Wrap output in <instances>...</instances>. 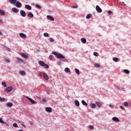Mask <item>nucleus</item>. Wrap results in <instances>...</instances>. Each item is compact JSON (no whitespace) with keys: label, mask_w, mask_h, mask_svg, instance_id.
<instances>
[{"label":"nucleus","mask_w":131,"mask_h":131,"mask_svg":"<svg viewBox=\"0 0 131 131\" xmlns=\"http://www.w3.org/2000/svg\"><path fill=\"white\" fill-rule=\"evenodd\" d=\"M26 98H27L28 99V100H29V101H30V102L33 103V104H36V102H35V101L33 100L32 99H31L30 97L27 96Z\"/></svg>","instance_id":"6e6552de"},{"label":"nucleus","mask_w":131,"mask_h":131,"mask_svg":"<svg viewBox=\"0 0 131 131\" xmlns=\"http://www.w3.org/2000/svg\"><path fill=\"white\" fill-rule=\"evenodd\" d=\"M38 74L39 76H40V77H41L42 75H41V73L40 72H39L38 73Z\"/></svg>","instance_id":"49530a36"},{"label":"nucleus","mask_w":131,"mask_h":131,"mask_svg":"<svg viewBox=\"0 0 131 131\" xmlns=\"http://www.w3.org/2000/svg\"><path fill=\"white\" fill-rule=\"evenodd\" d=\"M17 61H16V63H18V64L19 63H25V61L23 60V59H20V58H17Z\"/></svg>","instance_id":"9d476101"},{"label":"nucleus","mask_w":131,"mask_h":131,"mask_svg":"<svg viewBox=\"0 0 131 131\" xmlns=\"http://www.w3.org/2000/svg\"><path fill=\"white\" fill-rule=\"evenodd\" d=\"M13 90V87L12 86H9L5 89L6 92L7 93H10V92H12Z\"/></svg>","instance_id":"39448f33"},{"label":"nucleus","mask_w":131,"mask_h":131,"mask_svg":"<svg viewBox=\"0 0 131 131\" xmlns=\"http://www.w3.org/2000/svg\"><path fill=\"white\" fill-rule=\"evenodd\" d=\"M0 123H4V124H5V122H4V121L3 120V119L0 118Z\"/></svg>","instance_id":"a18cd8bd"},{"label":"nucleus","mask_w":131,"mask_h":131,"mask_svg":"<svg viewBox=\"0 0 131 131\" xmlns=\"http://www.w3.org/2000/svg\"><path fill=\"white\" fill-rule=\"evenodd\" d=\"M81 41L82 43H86V39L84 38H81Z\"/></svg>","instance_id":"aec40b11"},{"label":"nucleus","mask_w":131,"mask_h":131,"mask_svg":"<svg viewBox=\"0 0 131 131\" xmlns=\"http://www.w3.org/2000/svg\"><path fill=\"white\" fill-rule=\"evenodd\" d=\"M75 105H76V106H77V107H79V101H78V100H75Z\"/></svg>","instance_id":"412c9836"},{"label":"nucleus","mask_w":131,"mask_h":131,"mask_svg":"<svg viewBox=\"0 0 131 131\" xmlns=\"http://www.w3.org/2000/svg\"><path fill=\"white\" fill-rule=\"evenodd\" d=\"M64 71L65 72H66L67 73H70V69H69V68H66L64 69Z\"/></svg>","instance_id":"4be33fe9"},{"label":"nucleus","mask_w":131,"mask_h":131,"mask_svg":"<svg viewBox=\"0 0 131 131\" xmlns=\"http://www.w3.org/2000/svg\"><path fill=\"white\" fill-rule=\"evenodd\" d=\"M52 54L56 56L57 59H65V56H64V55L59 54L57 52L53 51L52 52Z\"/></svg>","instance_id":"f257e3e1"},{"label":"nucleus","mask_w":131,"mask_h":131,"mask_svg":"<svg viewBox=\"0 0 131 131\" xmlns=\"http://www.w3.org/2000/svg\"><path fill=\"white\" fill-rule=\"evenodd\" d=\"M15 6L17 7V8H21V7H22V4H21V3H20L19 1H16Z\"/></svg>","instance_id":"423d86ee"},{"label":"nucleus","mask_w":131,"mask_h":131,"mask_svg":"<svg viewBox=\"0 0 131 131\" xmlns=\"http://www.w3.org/2000/svg\"><path fill=\"white\" fill-rule=\"evenodd\" d=\"M42 102H43V103H47V99H46V98H42Z\"/></svg>","instance_id":"a19ab883"},{"label":"nucleus","mask_w":131,"mask_h":131,"mask_svg":"<svg viewBox=\"0 0 131 131\" xmlns=\"http://www.w3.org/2000/svg\"><path fill=\"white\" fill-rule=\"evenodd\" d=\"M20 56H21V57H23V58H25L26 60H27V59H28V55H27V54L25 53H20Z\"/></svg>","instance_id":"20e7f679"},{"label":"nucleus","mask_w":131,"mask_h":131,"mask_svg":"<svg viewBox=\"0 0 131 131\" xmlns=\"http://www.w3.org/2000/svg\"><path fill=\"white\" fill-rule=\"evenodd\" d=\"M75 72L77 74H79V70L77 69H75Z\"/></svg>","instance_id":"c9c22d12"},{"label":"nucleus","mask_w":131,"mask_h":131,"mask_svg":"<svg viewBox=\"0 0 131 131\" xmlns=\"http://www.w3.org/2000/svg\"><path fill=\"white\" fill-rule=\"evenodd\" d=\"M96 107H97L96 104H95V103L91 104V108H92L93 109H95Z\"/></svg>","instance_id":"5701e85b"},{"label":"nucleus","mask_w":131,"mask_h":131,"mask_svg":"<svg viewBox=\"0 0 131 131\" xmlns=\"http://www.w3.org/2000/svg\"><path fill=\"white\" fill-rule=\"evenodd\" d=\"M45 110L47 111V112H49V113H51V112L52 111V108L50 107H46Z\"/></svg>","instance_id":"f8f14e48"},{"label":"nucleus","mask_w":131,"mask_h":131,"mask_svg":"<svg viewBox=\"0 0 131 131\" xmlns=\"http://www.w3.org/2000/svg\"><path fill=\"white\" fill-rule=\"evenodd\" d=\"M23 126L25 127V125L24 124H23Z\"/></svg>","instance_id":"4d7b16f0"},{"label":"nucleus","mask_w":131,"mask_h":131,"mask_svg":"<svg viewBox=\"0 0 131 131\" xmlns=\"http://www.w3.org/2000/svg\"><path fill=\"white\" fill-rule=\"evenodd\" d=\"M123 71L126 74H128V73H129V71H128V70H124Z\"/></svg>","instance_id":"72a5a7b5"},{"label":"nucleus","mask_w":131,"mask_h":131,"mask_svg":"<svg viewBox=\"0 0 131 131\" xmlns=\"http://www.w3.org/2000/svg\"><path fill=\"white\" fill-rule=\"evenodd\" d=\"M89 128H90V129H92V130L94 129V126L93 125H89Z\"/></svg>","instance_id":"ea45409f"},{"label":"nucleus","mask_w":131,"mask_h":131,"mask_svg":"<svg viewBox=\"0 0 131 131\" xmlns=\"http://www.w3.org/2000/svg\"><path fill=\"white\" fill-rule=\"evenodd\" d=\"M25 8L27 9V10H29V11L31 10V6L28 5H25Z\"/></svg>","instance_id":"f3484780"},{"label":"nucleus","mask_w":131,"mask_h":131,"mask_svg":"<svg viewBox=\"0 0 131 131\" xmlns=\"http://www.w3.org/2000/svg\"><path fill=\"white\" fill-rule=\"evenodd\" d=\"M49 39L50 42H54L55 41V40H54L53 38H49Z\"/></svg>","instance_id":"f704fd0d"},{"label":"nucleus","mask_w":131,"mask_h":131,"mask_svg":"<svg viewBox=\"0 0 131 131\" xmlns=\"http://www.w3.org/2000/svg\"><path fill=\"white\" fill-rule=\"evenodd\" d=\"M38 63L40 66H42V67H46V68L47 69L49 68V65L46 64V63H45L43 61H39Z\"/></svg>","instance_id":"f03ea898"},{"label":"nucleus","mask_w":131,"mask_h":131,"mask_svg":"<svg viewBox=\"0 0 131 131\" xmlns=\"http://www.w3.org/2000/svg\"><path fill=\"white\" fill-rule=\"evenodd\" d=\"M19 74H20V75L24 76V75H26V73L24 71H19Z\"/></svg>","instance_id":"6ab92c4d"},{"label":"nucleus","mask_w":131,"mask_h":131,"mask_svg":"<svg viewBox=\"0 0 131 131\" xmlns=\"http://www.w3.org/2000/svg\"><path fill=\"white\" fill-rule=\"evenodd\" d=\"M124 105L125 106V107H128V103L127 102H125L124 103Z\"/></svg>","instance_id":"58836bf2"},{"label":"nucleus","mask_w":131,"mask_h":131,"mask_svg":"<svg viewBox=\"0 0 131 131\" xmlns=\"http://www.w3.org/2000/svg\"><path fill=\"white\" fill-rule=\"evenodd\" d=\"M93 55L94 56H95V57H98L99 56V53H98V52H94Z\"/></svg>","instance_id":"473e14b6"},{"label":"nucleus","mask_w":131,"mask_h":131,"mask_svg":"<svg viewBox=\"0 0 131 131\" xmlns=\"http://www.w3.org/2000/svg\"><path fill=\"white\" fill-rule=\"evenodd\" d=\"M7 107H12L13 106V103L11 102H8L7 103Z\"/></svg>","instance_id":"b1692460"},{"label":"nucleus","mask_w":131,"mask_h":131,"mask_svg":"<svg viewBox=\"0 0 131 131\" xmlns=\"http://www.w3.org/2000/svg\"><path fill=\"white\" fill-rule=\"evenodd\" d=\"M29 123L30 124H31V125H33V122H32V121H29Z\"/></svg>","instance_id":"3c124183"},{"label":"nucleus","mask_w":131,"mask_h":131,"mask_svg":"<svg viewBox=\"0 0 131 131\" xmlns=\"http://www.w3.org/2000/svg\"><path fill=\"white\" fill-rule=\"evenodd\" d=\"M47 18H48L49 20H51V21H55V18L53 16H51V15H48Z\"/></svg>","instance_id":"4468645a"},{"label":"nucleus","mask_w":131,"mask_h":131,"mask_svg":"<svg viewBox=\"0 0 131 131\" xmlns=\"http://www.w3.org/2000/svg\"><path fill=\"white\" fill-rule=\"evenodd\" d=\"M94 66L96 68H99V67H100V64H99L98 63H95Z\"/></svg>","instance_id":"e433bc0d"},{"label":"nucleus","mask_w":131,"mask_h":131,"mask_svg":"<svg viewBox=\"0 0 131 131\" xmlns=\"http://www.w3.org/2000/svg\"><path fill=\"white\" fill-rule=\"evenodd\" d=\"M9 3L11 4V5H16V3H17V0H9Z\"/></svg>","instance_id":"ddd939ff"},{"label":"nucleus","mask_w":131,"mask_h":131,"mask_svg":"<svg viewBox=\"0 0 131 131\" xmlns=\"http://www.w3.org/2000/svg\"><path fill=\"white\" fill-rule=\"evenodd\" d=\"M0 15L1 16H5V12L0 9Z\"/></svg>","instance_id":"393cba45"},{"label":"nucleus","mask_w":131,"mask_h":131,"mask_svg":"<svg viewBox=\"0 0 131 131\" xmlns=\"http://www.w3.org/2000/svg\"><path fill=\"white\" fill-rule=\"evenodd\" d=\"M43 35L45 37H50V35L48 33H44Z\"/></svg>","instance_id":"cd10ccee"},{"label":"nucleus","mask_w":131,"mask_h":131,"mask_svg":"<svg viewBox=\"0 0 131 131\" xmlns=\"http://www.w3.org/2000/svg\"><path fill=\"white\" fill-rule=\"evenodd\" d=\"M20 14L22 17H26V12H25L24 10H20Z\"/></svg>","instance_id":"0eeeda50"},{"label":"nucleus","mask_w":131,"mask_h":131,"mask_svg":"<svg viewBox=\"0 0 131 131\" xmlns=\"http://www.w3.org/2000/svg\"><path fill=\"white\" fill-rule=\"evenodd\" d=\"M118 58H117V57H114L113 58V61H114V62H118Z\"/></svg>","instance_id":"7c9ffc66"},{"label":"nucleus","mask_w":131,"mask_h":131,"mask_svg":"<svg viewBox=\"0 0 131 131\" xmlns=\"http://www.w3.org/2000/svg\"><path fill=\"white\" fill-rule=\"evenodd\" d=\"M33 14H32V13H31V12H30V13H29V14H28V17H30V18H32V17H33Z\"/></svg>","instance_id":"bb28decb"},{"label":"nucleus","mask_w":131,"mask_h":131,"mask_svg":"<svg viewBox=\"0 0 131 131\" xmlns=\"http://www.w3.org/2000/svg\"><path fill=\"white\" fill-rule=\"evenodd\" d=\"M107 14H108V15H111V14H112V11L109 10L107 11Z\"/></svg>","instance_id":"37998d69"},{"label":"nucleus","mask_w":131,"mask_h":131,"mask_svg":"<svg viewBox=\"0 0 131 131\" xmlns=\"http://www.w3.org/2000/svg\"><path fill=\"white\" fill-rule=\"evenodd\" d=\"M96 105L97 106V107H98L99 108H101L102 107V106L103 105V103L102 102H96Z\"/></svg>","instance_id":"1a4fd4ad"},{"label":"nucleus","mask_w":131,"mask_h":131,"mask_svg":"<svg viewBox=\"0 0 131 131\" xmlns=\"http://www.w3.org/2000/svg\"><path fill=\"white\" fill-rule=\"evenodd\" d=\"M81 102L82 104H83L84 106H88V103H86L84 100H82Z\"/></svg>","instance_id":"c85d7f7f"},{"label":"nucleus","mask_w":131,"mask_h":131,"mask_svg":"<svg viewBox=\"0 0 131 131\" xmlns=\"http://www.w3.org/2000/svg\"><path fill=\"white\" fill-rule=\"evenodd\" d=\"M12 11L13 12V13H18L19 12V9L16 8H12Z\"/></svg>","instance_id":"2eb2a0df"},{"label":"nucleus","mask_w":131,"mask_h":131,"mask_svg":"<svg viewBox=\"0 0 131 131\" xmlns=\"http://www.w3.org/2000/svg\"><path fill=\"white\" fill-rule=\"evenodd\" d=\"M0 102H6V98L0 97Z\"/></svg>","instance_id":"a878e982"},{"label":"nucleus","mask_w":131,"mask_h":131,"mask_svg":"<svg viewBox=\"0 0 131 131\" xmlns=\"http://www.w3.org/2000/svg\"><path fill=\"white\" fill-rule=\"evenodd\" d=\"M13 125L14 127H18V125L16 123H13Z\"/></svg>","instance_id":"79ce46f5"},{"label":"nucleus","mask_w":131,"mask_h":131,"mask_svg":"<svg viewBox=\"0 0 131 131\" xmlns=\"http://www.w3.org/2000/svg\"><path fill=\"white\" fill-rule=\"evenodd\" d=\"M119 107H120V109H122V110H125L124 107H123V106L121 105Z\"/></svg>","instance_id":"09e8293b"},{"label":"nucleus","mask_w":131,"mask_h":131,"mask_svg":"<svg viewBox=\"0 0 131 131\" xmlns=\"http://www.w3.org/2000/svg\"><path fill=\"white\" fill-rule=\"evenodd\" d=\"M112 120L114 121H115L116 122H119V119H118V118H117V117H113L112 118Z\"/></svg>","instance_id":"a211bd4d"},{"label":"nucleus","mask_w":131,"mask_h":131,"mask_svg":"<svg viewBox=\"0 0 131 131\" xmlns=\"http://www.w3.org/2000/svg\"><path fill=\"white\" fill-rule=\"evenodd\" d=\"M35 7L37 8V9H41V7L38 4H36Z\"/></svg>","instance_id":"2f4dec72"},{"label":"nucleus","mask_w":131,"mask_h":131,"mask_svg":"<svg viewBox=\"0 0 131 131\" xmlns=\"http://www.w3.org/2000/svg\"><path fill=\"white\" fill-rule=\"evenodd\" d=\"M5 61L7 62V63H10V59H5Z\"/></svg>","instance_id":"de8ad7c7"},{"label":"nucleus","mask_w":131,"mask_h":131,"mask_svg":"<svg viewBox=\"0 0 131 131\" xmlns=\"http://www.w3.org/2000/svg\"><path fill=\"white\" fill-rule=\"evenodd\" d=\"M44 78L46 80H49V76L45 72H43Z\"/></svg>","instance_id":"9b49d317"},{"label":"nucleus","mask_w":131,"mask_h":131,"mask_svg":"<svg viewBox=\"0 0 131 131\" xmlns=\"http://www.w3.org/2000/svg\"><path fill=\"white\" fill-rule=\"evenodd\" d=\"M49 59H50V60H52L53 59V55H50Z\"/></svg>","instance_id":"c03bdc74"},{"label":"nucleus","mask_w":131,"mask_h":131,"mask_svg":"<svg viewBox=\"0 0 131 131\" xmlns=\"http://www.w3.org/2000/svg\"><path fill=\"white\" fill-rule=\"evenodd\" d=\"M91 17H92V14H88L86 16V19H91Z\"/></svg>","instance_id":"c756f323"},{"label":"nucleus","mask_w":131,"mask_h":131,"mask_svg":"<svg viewBox=\"0 0 131 131\" xmlns=\"http://www.w3.org/2000/svg\"><path fill=\"white\" fill-rule=\"evenodd\" d=\"M2 85H3V86H4L5 88H7V83H6L5 82H2Z\"/></svg>","instance_id":"4c0bfd02"},{"label":"nucleus","mask_w":131,"mask_h":131,"mask_svg":"<svg viewBox=\"0 0 131 131\" xmlns=\"http://www.w3.org/2000/svg\"><path fill=\"white\" fill-rule=\"evenodd\" d=\"M7 51H8V52H11V49L7 48Z\"/></svg>","instance_id":"603ef678"},{"label":"nucleus","mask_w":131,"mask_h":131,"mask_svg":"<svg viewBox=\"0 0 131 131\" xmlns=\"http://www.w3.org/2000/svg\"><path fill=\"white\" fill-rule=\"evenodd\" d=\"M110 108H114V106H113L112 104H110Z\"/></svg>","instance_id":"8fccbe9b"},{"label":"nucleus","mask_w":131,"mask_h":131,"mask_svg":"<svg viewBox=\"0 0 131 131\" xmlns=\"http://www.w3.org/2000/svg\"><path fill=\"white\" fill-rule=\"evenodd\" d=\"M20 37H21V38H25L26 37V35L23 33H20L19 34Z\"/></svg>","instance_id":"dca6fc26"},{"label":"nucleus","mask_w":131,"mask_h":131,"mask_svg":"<svg viewBox=\"0 0 131 131\" xmlns=\"http://www.w3.org/2000/svg\"><path fill=\"white\" fill-rule=\"evenodd\" d=\"M96 10L97 12H98V13H102V9H101V8H100V6L98 5L96 7Z\"/></svg>","instance_id":"7ed1b4c3"},{"label":"nucleus","mask_w":131,"mask_h":131,"mask_svg":"<svg viewBox=\"0 0 131 131\" xmlns=\"http://www.w3.org/2000/svg\"><path fill=\"white\" fill-rule=\"evenodd\" d=\"M0 35H3V33L1 31H0Z\"/></svg>","instance_id":"5fc2aeb1"},{"label":"nucleus","mask_w":131,"mask_h":131,"mask_svg":"<svg viewBox=\"0 0 131 131\" xmlns=\"http://www.w3.org/2000/svg\"><path fill=\"white\" fill-rule=\"evenodd\" d=\"M72 8L73 9H77V6H74Z\"/></svg>","instance_id":"864d4df0"},{"label":"nucleus","mask_w":131,"mask_h":131,"mask_svg":"<svg viewBox=\"0 0 131 131\" xmlns=\"http://www.w3.org/2000/svg\"><path fill=\"white\" fill-rule=\"evenodd\" d=\"M18 131H23V130L20 129V130H19Z\"/></svg>","instance_id":"6e6d98bb"}]
</instances>
